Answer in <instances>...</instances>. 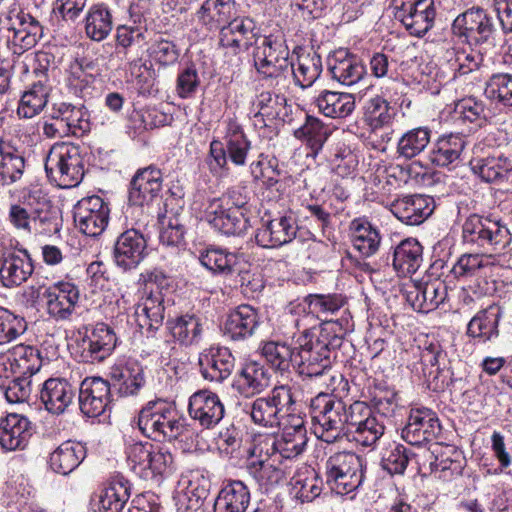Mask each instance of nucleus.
Returning <instances> with one entry per match:
<instances>
[{
  "mask_svg": "<svg viewBox=\"0 0 512 512\" xmlns=\"http://www.w3.org/2000/svg\"><path fill=\"white\" fill-rule=\"evenodd\" d=\"M350 415V427L346 437L351 438L364 447L374 446L385 431V424L372 409L361 401L353 403Z\"/></svg>",
  "mask_w": 512,
  "mask_h": 512,
  "instance_id": "obj_12",
  "label": "nucleus"
},
{
  "mask_svg": "<svg viewBox=\"0 0 512 512\" xmlns=\"http://www.w3.org/2000/svg\"><path fill=\"white\" fill-rule=\"evenodd\" d=\"M441 433L437 414L429 408H412L402 430V438L411 445H422L433 441Z\"/></svg>",
  "mask_w": 512,
  "mask_h": 512,
  "instance_id": "obj_16",
  "label": "nucleus"
},
{
  "mask_svg": "<svg viewBox=\"0 0 512 512\" xmlns=\"http://www.w3.org/2000/svg\"><path fill=\"white\" fill-rule=\"evenodd\" d=\"M244 254L230 252L222 248L210 247L200 252L199 261L213 274L233 275L243 264Z\"/></svg>",
  "mask_w": 512,
  "mask_h": 512,
  "instance_id": "obj_44",
  "label": "nucleus"
},
{
  "mask_svg": "<svg viewBox=\"0 0 512 512\" xmlns=\"http://www.w3.org/2000/svg\"><path fill=\"white\" fill-rule=\"evenodd\" d=\"M129 496V487L126 481H111L100 493L99 512H120Z\"/></svg>",
  "mask_w": 512,
  "mask_h": 512,
  "instance_id": "obj_60",
  "label": "nucleus"
},
{
  "mask_svg": "<svg viewBox=\"0 0 512 512\" xmlns=\"http://www.w3.org/2000/svg\"><path fill=\"white\" fill-rule=\"evenodd\" d=\"M169 329L175 341L183 346L197 345L202 339L203 324L201 319L194 314H185L169 319Z\"/></svg>",
  "mask_w": 512,
  "mask_h": 512,
  "instance_id": "obj_49",
  "label": "nucleus"
},
{
  "mask_svg": "<svg viewBox=\"0 0 512 512\" xmlns=\"http://www.w3.org/2000/svg\"><path fill=\"white\" fill-rule=\"evenodd\" d=\"M305 302L311 313L315 314L319 319L326 321H334L328 317L343 307L345 301L339 294H309L305 298ZM336 319L335 321H337Z\"/></svg>",
  "mask_w": 512,
  "mask_h": 512,
  "instance_id": "obj_62",
  "label": "nucleus"
},
{
  "mask_svg": "<svg viewBox=\"0 0 512 512\" xmlns=\"http://www.w3.org/2000/svg\"><path fill=\"white\" fill-rule=\"evenodd\" d=\"M257 41L256 25L250 18H235L220 28L219 45L227 53L237 55Z\"/></svg>",
  "mask_w": 512,
  "mask_h": 512,
  "instance_id": "obj_17",
  "label": "nucleus"
},
{
  "mask_svg": "<svg viewBox=\"0 0 512 512\" xmlns=\"http://www.w3.org/2000/svg\"><path fill=\"white\" fill-rule=\"evenodd\" d=\"M396 17L400 18L411 35L421 37L432 27L434 11L431 4L419 0L403 4Z\"/></svg>",
  "mask_w": 512,
  "mask_h": 512,
  "instance_id": "obj_36",
  "label": "nucleus"
},
{
  "mask_svg": "<svg viewBox=\"0 0 512 512\" xmlns=\"http://www.w3.org/2000/svg\"><path fill=\"white\" fill-rule=\"evenodd\" d=\"M406 297L414 310L428 313L444 302L447 287L439 280L414 283L406 291Z\"/></svg>",
  "mask_w": 512,
  "mask_h": 512,
  "instance_id": "obj_33",
  "label": "nucleus"
},
{
  "mask_svg": "<svg viewBox=\"0 0 512 512\" xmlns=\"http://www.w3.org/2000/svg\"><path fill=\"white\" fill-rule=\"evenodd\" d=\"M503 315L502 307L493 303L478 311L467 326V334L479 342L485 343L499 335L498 325Z\"/></svg>",
  "mask_w": 512,
  "mask_h": 512,
  "instance_id": "obj_38",
  "label": "nucleus"
},
{
  "mask_svg": "<svg viewBox=\"0 0 512 512\" xmlns=\"http://www.w3.org/2000/svg\"><path fill=\"white\" fill-rule=\"evenodd\" d=\"M464 243L476 246L484 253H464L452 266L450 272L457 279L475 277L487 267L489 260L501 253L511 242L508 227L501 219L471 214L462 225Z\"/></svg>",
  "mask_w": 512,
  "mask_h": 512,
  "instance_id": "obj_1",
  "label": "nucleus"
},
{
  "mask_svg": "<svg viewBox=\"0 0 512 512\" xmlns=\"http://www.w3.org/2000/svg\"><path fill=\"white\" fill-rule=\"evenodd\" d=\"M307 442V430L303 419L291 416L289 424L284 426L279 436L261 444L266 449H271L273 454H279L284 459H293L303 453Z\"/></svg>",
  "mask_w": 512,
  "mask_h": 512,
  "instance_id": "obj_15",
  "label": "nucleus"
},
{
  "mask_svg": "<svg viewBox=\"0 0 512 512\" xmlns=\"http://www.w3.org/2000/svg\"><path fill=\"white\" fill-rule=\"evenodd\" d=\"M264 448L262 444L254 447L246 469L260 487L268 489L280 482L283 472L271 462L269 448L266 449L265 456L262 455Z\"/></svg>",
  "mask_w": 512,
  "mask_h": 512,
  "instance_id": "obj_37",
  "label": "nucleus"
},
{
  "mask_svg": "<svg viewBox=\"0 0 512 512\" xmlns=\"http://www.w3.org/2000/svg\"><path fill=\"white\" fill-rule=\"evenodd\" d=\"M54 114L58 115L71 130L72 135H79L90 130L89 115L83 106L61 102L54 104Z\"/></svg>",
  "mask_w": 512,
  "mask_h": 512,
  "instance_id": "obj_57",
  "label": "nucleus"
},
{
  "mask_svg": "<svg viewBox=\"0 0 512 512\" xmlns=\"http://www.w3.org/2000/svg\"><path fill=\"white\" fill-rule=\"evenodd\" d=\"M297 224L291 216H279L267 221L255 235L256 243L263 248H275L291 242L297 233Z\"/></svg>",
  "mask_w": 512,
  "mask_h": 512,
  "instance_id": "obj_31",
  "label": "nucleus"
},
{
  "mask_svg": "<svg viewBox=\"0 0 512 512\" xmlns=\"http://www.w3.org/2000/svg\"><path fill=\"white\" fill-rule=\"evenodd\" d=\"M109 207L99 196H90L79 200L73 208L76 227L83 234L96 237L102 234L108 225Z\"/></svg>",
  "mask_w": 512,
  "mask_h": 512,
  "instance_id": "obj_14",
  "label": "nucleus"
},
{
  "mask_svg": "<svg viewBox=\"0 0 512 512\" xmlns=\"http://www.w3.org/2000/svg\"><path fill=\"white\" fill-rule=\"evenodd\" d=\"M347 320L326 321L320 330L305 329L296 339L295 366L303 377L325 376L331 369L330 354L339 348L347 331Z\"/></svg>",
  "mask_w": 512,
  "mask_h": 512,
  "instance_id": "obj_2",
  "label": "nucleus"
},
{
  "mask_svg": "<svg viewBox=\"0 0 512 512\" xmlns=\"http://www.w3.org/2000/svg\"><path fill=\"white\" fill-rule=\"evenodd\" d=\"M7 30L8 47L16 55L32 49L43 37V26L38 19L23 10L10 11Z\"/></svg>",
  "mask_w": 512,
  "mask_h": 512,
  "instance_id": "obj_11",
  "label": "nucleus"
},
{
  "mask_svg": "<svg viewBox=\"0 0 512 512\" xmlns=\"http://www.w3.org/2000/svg\"><path fill=\"white\" fill-rule=\"evenodd\" d=\"M198 365L205 380L222 383L232 374L235 358L228 348L211 346L200 352Z\"/></svg>",
  "mask_w": 512,
  "mask_h": 512,
  "instance_id": "obj_19",
  "label": "nucleus"
},
{
  "mask_svg": "<svg viewBox=\"0 0 512 512\" xmlns=\"http://www.w3.org/2000/svg\"><path fill=\"white\" fill-rule=\"evenodd\" d=\"M205 220L225 235H239L249 227L246 212L221 206V201L210 200L204 211Z\"/></svg>",
  "mask_w": 512,
  "mask_h": 512,
  "instance_id": "obj_20",
  "label": "nucleus"
},
{
  "mask_svg": "<svg viewBox=\"0 0 512 512\" xmlns=\"http://www.w3.org/2000/svg\"><path fill=\"white\" fill-rule=\"evenodd\" d=\"M261 323L259 311L243 304L231 311L226 319L224 333L231 340L238 341L251 337Z\"/></svg>",
  "mask_w": 512,
  "mask_h": 512,
  "instance_id": "obj_35",
  "label": "nucleus"
},
{
  "mask_svg": "<svg viewBox=\"0 0 512 512\" xmlns=\"http://www.w3.org/2000/svg\"><path fill=\"white\" fill-rule=\"evenodd\" d=\"M254 67L270 85L278 91L286 90L290 84L291 61L289 49L282 38L265 36L253 52Z\"/></svg>",
  "mask_w": 512,
  "mask_h": 512,
  "instance_id": "obj_5",
  "label": "nucleus"
},
{
  "mask_svg": "<svg viewBox=\"0 0 512 512\" xmlns=\"http://www.w3.org/2000/svg\"><path fill=\"white\" fill-rule=\"evenodd\" d=\"M365 459L349 451L331 455L325 464L326 481L331 490L340 495L358 489L365 478Z\"/></svg>",
  "mask_w": 512,
  "mask_h": 512,
  "instance_id": "obj_7",
  "label": "nucleus"
},
{
  "mask_svg": "<svg viewBox=\"0 0 512 512\" xmlns=\"http://www.w3.org/2000/svg\"><path fill=\"white\" fill-rule=\"evenodd\" d=\"M423 247L414 238L401 241L393 254V267L400 276L414 274L422 265Z\"/></svg>",
  "mask_w": 512,
  "mask_h": 512,
  "instance_id": "obj_48",
  "label": "nucleus"
},
{
  "mask_svg": "<svg viewBox=\"0 0 512 512\" xmlns=\"http://www.w3.org/2000/svg\"><path fill=\"white\" fill-rule=\"evenodd\" d=\"M86 454L87 449L83 443L67 440L50 453L48 463L54 472L68 475L83 462Z\"/></svg>",
  "mask_w": 512,
  "mask_h": 512,
  "instance_id": "obj_39",
  "label": "nucleus"
},
{
  "mask_svg": "<svg viewBox=\"0 0 512 512\" xmlns=\"http://www.w3.org/2000/svg\"><path fill=\"white\" fill-rule=\"evenodd\" d=\"M50 88L43 80L34 82L23 93L17 107L20 118L30 119L38 115L46 106Z\"/></svg>",
  "mask_w": 512,
  "mask_h": 512,
  "instance_id": "obj_53",
  "label": "nucleus"
},
{
  "mask_svg": "<svg viewBox=\"0 0 512 512\" xmlns=\"http://www.w3.org/2000/svg\"><path fill=\"white\" fill-rule=\"evenodd\" d=\"M183 500H187V510H198L209 496L211 482L200 471H190L184 478Z\"/></svg>",
  "mask_w": 512,
  "mask_h": 512,
  "instance_id": "obj_56",
  "label": "nucleus"
},
{
  "mask_svg": "<svg viewBox=\"0 0 512 512\" xmlns=\"http://www.w3.org/2000/svg\"><path fill=\"white\" fill-rule=\"evenodd\" d=\"M47 314L56 321L67 320L79 300V289L71 282H58L45 289Z\"/></svg>",
  "mask_w": 512,
  "mask_h": 512,
  "instance_id": "obj_23",
  "label": "nucleus"
},
{
  "mask_svg": "<svg viewBox=\"0 0 512 512\" xmlns=\"http://www.w3.org/2000/svg\"><path fill=\"white\" fill-rule=\"evenodd\" d=\"M293 490L301 502H311L321 494L322 482L314 469L306 468L295 476Z\"/></svg>",
  "mask_w": 512,
  "mask_h": 512,
  "instance_id": "obj_63",
  "label": "nucleus"
},
{
  "mask_svg": "<svg viewBox=\"0 0 512 512\" xmlns=\"http://www.w3.org/2000/svg\"><path fill=\"white\" fill-rule=\"evenodd\" d=\"M30 234L52 235L60 231L62 219L60 211L45 197H39L32 208Z\"/></svg>",
  "mask_w": 512,
  "mask_h": 512,
  "instance_id": "obj_45",
  "label": "nucleus"
},
{
  "mask_svg": "<svg viewBox=\"0 0 512 512\" xmlns=\"http://www.w3.org/2000/svg\"><path fill=\"white\" fill-rule=\"evenodd\" d=\"M251 148V142L245 135L242 127L233 120H229L226 127L224 142L212 140L209 148V169L213 174L226 168L228 159L236 166H244Z\"/></svg>",
  "mask_w": 512,
  "mask_h": 512,
  "instance_id": "obj_8",
  "label": "nucleus"
},
{
  "mask_svg": "<svg viewBox=\"0 0 512 512\" xmlns=\"http://www.w3.org/2000/svg\"><path fill=\"white\" fill-rule=\"evenodd\" d=\"M327 67L332 79L345 86L358 83L367 74L362 61L346 49H339L330 54Z\"/></svg>",
  "mask_w": 512,
  "mask_h": 512,
  "instance_id": "obj_27",
  "label": "nucleus"
},
{
  "mask_svg": "<svg viewBox=\"0 0 512 512\" xmlns=\"http://www.w3.org/2000/svg\"><path fill=\"white\" fill-rule=\"evenodd\" d=\"M147 241L137 229L131 228L121 233L114 245V259L123 270L136 268L145 258Z\"/></svg>",
  "mask_w": 512,
  "mask_h": 512,
  "instance_id": "obj_26",
  "label": "nucleus"
},
{
  "mask_svg": "<svg viewBox=\"0 0 512 512\" xmlns=\"http://www.w3.org/2000/svg\"><path fill=\"white\" fill-rule=\"evenodd\" d=\"M45 171L51 182L60 188L78 186L85 175V164L79 146L54 144L45 159Z\"/></svg>",
  "mask_w": 512,
  "mask_h": 512,
  "instance_id": "obj_6",
  "label": "nucleus"
},
{
  "mask_svg": "<svg viewBox=\"0 0 512 512\" xmlns=\"http://www.w3.org/2000/svg\"><path fill=\"white\" fill-rule=\"evenodd\" d=\"M33 271V260L26 249L2 253L0 258V281L4 287L20 286L31 277Z\"/></svg>",
  "mask_w": 512,
  "mask_h": 512,
  "instance_id": "obj_24",
  "label": "nucleus"
},
{
  "mask_svg": "<svg viewBox=\"0 0 512 512\" xmlns=\"http://www.w3.org/2000/svg\"><path fill=\"white\" fill-rule=\"evenodd\" d=\"M110 384L100 377L85 378L79 387V408L88 417H97L109 407Z\"/></svg>",
  "mask_w": 512,
  "mask_h": 512,
  "instance_id": "obj_21",
  "label": "nucleus"
},
{
  "mask_svg": "<svg viewBox=\"0 0 512 512\" xmlns=\"http://www.w3.org/2000/svg\"><path fill=\"white\" fill-rule=\"evenodd\" d=\"M430 139L431 130L428 127L413 128L400 137L397 152L405 159H412L426 149Z\"/></svg>",
  "mask_w": 512,
  "mask_h": 512,
  "instance_id": "obj_58",
  "label": "nucleus"
},
{
  "mask_svg": "<svg viewBox=\"0 0 512 512\" xmlns=\"http://www.w3.org/2000/svg\"><path fill=\"white\" fill-rule=\"evenodd\" d=\"M421 459L422 462H418L419 470H428L443 481L460 476L465 466L462 452L452 445L435 443L431 449L423 451Z\"/></svg>",
  "mask_w": 512,
  "mask_h": 512,
  "instance_id": "obj_10",
  "label": "nucleus"
},
{
  "mask_svg": "<svg viewBox=\"0 0 512 512\" xmlns=\"http://www.w3.org/2000/svg\"><path fill=\"white\" fill-rule=\"evenodd\" d=\"M250 490L240 480H231L218 493L214 512H245L250 504Z\"/></svg>",
  "mask_w": 512,
  "mask_h": 512,
  "instance_id": "obj_40",
  "label": "nucleus"
},
{
  "mask_svg": "<svg viewBox=\"0 0 512 512\" xmlns=\"http://www.w3.org/2000/svg\"><path fill=\"white\" fill-rule=\"evenodd\" d=\"M136 423L141 433L154 441H173L187 430L176 406L163 399L148 401L139 411Z\"/></svg>",
  "mask_w": 512,
  "mask_h": 512,
  "instance_id": "obj_4",
  "label": "nucleus"
},
{
  "mask_svg": "<svg viewBox=\"0 0 512 512\" xmlns=\"http://www.w3.org/2000/svg\"><path fill=\"white\" fill-rule=\"evenodd\" d=\"M233 7L230 0H206L198 10L197 18L208 30H216L231 21Z\"/></svg>",
  "mask_w": 512,
  "mask_h": 512,
  "instance_id": "obj_52",
  "label": "nucleus"
},
{
  "mask_svg": "<svg viewBox=\"0 0 512 512\" xmlns=\"http://www.w3.org/2000/svg\"><path fill=\"white\" fill-rule=\"evenodd\" d=\"M111 376L117 382L119 394L125 397L138 395L146 383L144 367L133 359L114 367Z\"/></svg>",
  "mask_w": 512,
  "mask_h": 512,
  "instance_id": "obj_43",
  "label": "nucleus"
},
{
  "mask_svg": "<svg viewBox=\"0 0 512 512\" xmlns=\"http://www.w3.org/2000/svg\"><path fill=\"white\" fill-rule=\"evenodd\" d=\"M300 395L301 392L296 383H286L276 385L267 397L283 417L284 413L290 415L295 411V405L299 401Z\"/></svg>",
  "mask_w": 512,
  "mask_h": 512,
  "instance_id": "obj_64",
  "label": "nucleus"
},
{
  "mask_svg": "<svg viewBox=\"0 0 512 512\" xmlns=\"http://www.w3.org/2000/svg\"><path fill=\"white\" fill-rule=\"evenodd\" d=\"M253 106L256 109L255 119L266 127L277 126L291 120V105H288L281 91H262L256 95Z\"/></svg>",
  "mask_w": 512,
  "mask_h": 512,
  "instance_id": "obj_25",
  "label": "nucleus"
},
{
  "mask_svg": "<svg viewBox=\"0 0 512 512\" xmlns=\"http://www.w3.org/2000/svg\"><path fill=\"white\" fill-rule=\"evenodd\" d=\"M290 79L302 89L311 87L322 73V60L316 52L301 53L297 63L291 62Z\"/></svg>",
  "mask_w": 512,
  "mask_h": 512,
  "instance_id": "obj_50",
  "label": "nucleus"
},
{
  "mask_svg": "<svg viewBox=\"0 0 512 512\" xmlns=\"http://www.w3.org/2000/svg\"><path fill=\"white\" fill-rule=\"evenodd\" d=\"M246 411L254 424L266 428L279 427L283 418L267 395L246 404Z\"/></svg>",
  "mask_w": 512,
  "mask_h": 512,
  "instance_id": "obj_59",
  "label": "nucleus"
},
{
  "mask_svg": "<svg viewBox=\"0 0 512 512\" xmlns=\"http://www.w3.org/2000/svg\"><path fill=\"white\" fill-rule=\"evenodd\" d=\"M260 351L275 371L284 373L289 371L292 364L295 365L296 349L291 348L286 342L274 340L262 342Z\"/></svg>",
  "mask_w": 512,
  "mask_h": 512,
  "instance_id": "obj_55",
  "label": "nucleus"
},
{
  "mask_svg": "<svg viewBox=\"0 0 512 512\" xmlns=\"http://www.w3.org/2000/svg\"><path fill=\"white\" fill-rule=\"evenodd\" d=\"M188 413L200 426L211 429L223 419L225 407L215 392L201 389L190 396Z\"/></svg>",
  "mask_w": 512,
  "mask_h": 512,
  "instance_id": "obj_18",
  "label": "nucleus"
},
{
  "mask_svg": "<svg viewBox=\"0 0 512 512\" xmlns=\"http://www.w3.org/2000/svg\"><path fill=\"white\" fill-rule=\"evenodd\" d=\"M465 146L466 141L462 135H443L433 145L429 159L438 167L457 166L461 162Z\"/></svg>",
  "mask_w": 512,
  "mask_h": 512,
  "instance_id": "obj_42",
  "label": "nucleus"
},
{
  "mask_svg": "<svg viewBox=\"0 0 512 512\" xmlns=\"http://www.w3.org/2000/svg\"><path fill=\"white\" fill-rule=\"evenodd\" d=\"M32 434V423L23 415L8 414L0 421V446L6 451L25 449Z\"/></svg>",
  "mask_w": 512,
  "mask_h": 512,
  "instance_id": "obj_30",
  "label": "nucleus"
},
{
  "mask_svg": "<svg viewBox=\"0 0 512 512\" xmlns=\"http://www.w3.org/2000/svg\"><path fill=\"white\" fill-rule=\"evenodd\" d=\"M350 232L353 247L361 256L370 257L379 250L381 244L379 230L368 219L360 217L352 220Z\"/></svg>",
  "mask_w": 512,
  "mask_h": 512,
  "instance_id": "obj_47",
  "label": "nucleus"
},
{
  "mask_svg": "<svg viewBox=\"0 0 512 512\" xmlns=\"http://www.w3.org/2000/svg\"><path fill=\"white\" fill-rule=\"evenodd\" d=\"M472 171L487 183H501L512 175V156L493 151L470 161Z\"/></svg>",
  "mask_w": 512,
  "mask_h": 512,
  "instance_id": "obj_32",
  "label": "nucleus"
},
{
  "mask_svg": "<svg viewBox=\"0 0 512 512\" xmlns=\"http://www.w3.org/2000/svg\"><path fill=\"white\" fill-rule=\"evenodd\" d=\"M435 203L427 195H410L394 200L390 210L392 214L406 225L423 223L434 211Z\"/></svg>",
  "mask_w": 512,
  "mask_h": 512,
  "instance_id": "obj_28",
  "label": "nucleus"
},
{
  "mask_svg": "<svg viewBox=\"0 0 512 512\" xmlns=\"http://www.w3.org/2000/svg\"><path fill=\"white\" fill-rule=\"evenodd\" d=\"M164 299L161 292L150 293L142 299L135 309V317L138 326L146 329L148 333H154L162 326L165 317Z\"/></svg>",
  "mask_w": 512,
  "mask_h": 512,
  "instance_id": "obj_41",
  "label": "nucleus"
},
{
  "mask_svg": "<svg viewBox=\"0 0 512 512\" xmlns=\"http://www.w3.org/2000/svg\"><path fill=\"white\" fill-rule=\"evenodd\" d=\"M112 14L104 4L92 5L85 17V33L93 41H103L112 31Z\"/></svg>",
  "mask_w": 512,
  "mask_h": 512,
  "instance_id": "obj_51",
  "label": "nucleus"
},
{
  "mask_svg": "<svg viewBox=\"0 0 512 512\" xmlns=\"http://www.w3.org/2000/svg\"><path fill=\"white\" fill-rule=\"evenodd\" d=\"M162 173L156 167L138 170L131 180L129 201L132 205L150 204L159 196L162 189Z\"/></svg>",
  "mask_w": 512,
  "mask_h": 512,
  "instance_id": "obj_29",
  "label": "nucleus"
},
{
  "mask_svg": "<svg viewBox=\"0 0 512 512\" xmlns=\"http://www.w3.org/2000/svg\"><path fill=\"white\" fill-rule=\"evenodd\" d=\"M76 389L64 378H49L43 383L40 399L52 414H63L73 403Z\"/></svg>",
  "mask_w": 512,
  "mask_h": 512,
  "instance_id": "obj_34",
  "label": "nucleus"
},
{
  "mask_svg": "<svg viewBox=\"0 0 512 512\" xmlns=\"http://www.w3.org/2000/svg\"><path fill=\"white\" fill-rule=\"evenodd\" d=\"M413 457L419 458L417 463L420 462L421 455H416L406 446L393 443L390 445L383 454L381 465L384 470L389 474H403L408 466V463Z\"/></svg>",
  "mask_w": 512,
  "mask_h": 512,
  "instance_id": "obj_61",
  "label": "nucleus"
},
{
  "mask_svg": "<svg viewBox=\"0 0 512 512\" xmlns=\"http://www.w3.org/2000/svg\"><path fill=\"white\" fill-rule=\"evenodd\" d=\"M114 330L105 323H97L81 342V357L84 362H102L117 346Z\"/></svg>",
  "mask_w": 512,
  "mask_h": 512,
  "instance_id": "obj_22",
  "label": "nucleus"
},
{
  "mask_svg": "<svg viewBox=\"0 0 512 512\" xmlns=\"http://www.w3.org/2000/svg\"><path fill=\"white\" fill-rule=\"evenodd\" d=\"M25 169V160L11 145L0 140V186L18 181Z\"/></svg>",
  "mask_w": 512,
  "mask_h": 512,
  "instance_id": "obj_54",
  "label": "nucleus"
},
{
  "mask_svg": "<svg viewBox=\"0 0 512 512\" xmlns=\"http://www.w3.org/2000/svg\"><path fill=\"white\" fill-rule=\"evenodd\" d=\"M318 111L332 119L346 118L355 109V98L350 93L322 90L315 97Z\"/></svg>",
  "mask_w": 512,
  "mask_h": 512,
  "instance_id": "obj_46",
  "label": "nucleus"
},
{
  "mask_svg": "<svg viewBox=\"0 0 512 512\" xmlns=\"http://www.w3.org/2000/svg\"><path fill=\"white\" fill-rule=\"evenodd\" d=\"M125 453L130 470L144 480L162 476L173 463V456L167 449L150 442L129 443Z\"/></svg>",
  "mask_w": 512,
  "mask_h": 512,
  "instance_id": "obj_9",
  "label": "nucleus"
},
{
  "mask_svg": "<svg viewBox=\"0 0 512 512\" xmlns=\"http://www.w3.org/2000/svg\"><path fill=\"white\" fill-rule=\"evenodd\" d=\"M353 403L347 406L341 399L320 392L311 400L310 413L314 433L322 441L332 444L347 435Z\"/></svg>",
  "mask_w": 512,
  "mask_h": 512,
  "instance_id": "obj_3",
  "label": "nucleus"
},
{
  "mask_svg": "<svg viewBox=\"0 0 512 512\" xmlns=\"http://www.w3.org/2000/svg\"><path fill=\"white\" fill-rule=\"evenodd\" d=\"M452 32L455 36L463 38L465 42H487L496 28L493 18L486 10L480 7H472L459 14L452 23Z\"/></svg>",
  "mask_w": 512,
  "mask_h": 512,
  "instance_id": "obj_13",
  "label": "nucleus"
}]
</instances>
